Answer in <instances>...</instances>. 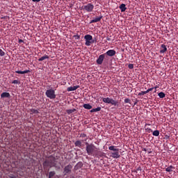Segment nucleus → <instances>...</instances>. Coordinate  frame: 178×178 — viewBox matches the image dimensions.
<instances>
[{
    "instance_id": "obj_11",
    "label": "nucleus",
    "mask_w": 178,
    "mask_h": 178,
    "mask_svg": "<svg viewBox=\"0 0 178 178\" xmlns=\"http://www.w3.org/2000/svg\"><path fill=\"white\" fill-rule=\"evenodd\" d=\"M102 19V16L95 17L90 22V24L100 22Z\"/></svg>"
},
{
    "instance_id": "obj_47",
    "label": "nucleus",
    "mask_w": 178,
    "mask_h": 178,
    "mask_svg": "<svg viewBox=\"0 0 178 178\" xmlns=\"http://www.w3.org/2000/svg\"><path fill=\"white\" fill-rule=\"evenodd\" d=\"M137 170H140V169H137Z\"/></svg>"
},
{
    "instance_id": "obj_37",
    "label": "nucleus",
    "mask_w": 178,
    "mask_h": 178,
    "mask_svg": "<svg viewBox=\"0 0 178 178\" xmlns=\"http://www.w3.org/2000/svg\"><path fill=\"white\" fill-rule=\"evenodd\" d=\"M146 93L144 92H139V94H138V95L139 96H144Z\"/></svg>"
},
{
    "instance_id": "obj_18",
    "label": "nucleus",
    "mask_w": 178,
    "mask_h": 178,
    "mask_svg": "<svg viewBox=\"0 0 178 178\" xmlns=\"http://www.w3.org/2000/svg\"><path fill=\"white\" fill-rule=\"evenodd\" d=\"M74 146L78 147L79 148L83 147V144L81 143V140H76V142H74Z\"/></svg>"
},
{
    "instance_id": "obj_26",
    "label": "nucleus",
    "mask_w": 178,
    "mask_h": 178,
    "mask_svg": "<svg viewBox=\"0 0 178 178\" xmlns=\"http://www.w3.org/2000/svg\"><path fill=\"white\" fill-rule=\"evenodd\" d=\"M101 111V107H97L96 108H93L90 110V113H95V112H100Z\"/></svg>"
},
{
    "instance_id": "obj_41",
    "label": "nucleus",
    "mask_w": 178,
    "mask_h": 178,
    "mask_svg": "<svg viewBox=\"0 0 178 178\" xmlns=\"http://www.w3.org/2000/svg\"><path fill=\"white\" fill-rule=\"evenodd\" d=\"M158 88H159V87H158L157 86H156V87H154V88H154V89H157ZM156 92V90H154V92Z\"/></svg>"
},
{
    "instance_id": "obj_19",
    "label": "nucleus",
    "mask_w": 178,
    "mask_h": 178,
    "mask_svg": "<svg viewBox=\"0 0 178 178\" xmlns=\"http://www.w3.org/2000/svg\"><path fill=\"white\" fill-rule=\"evenodd\" d=\"M112 99L109 98V97H106V98H102V101L104 104H109V103L111 102V100Z\"/></svg>"
},
{
    "instance_id": "obj_31",
    "label": "nucleus",
    "mask_w": 178,
    "mask_h": 178,
    "mask_svg": "<svg viewBox=\"0 0 178 178\" xmlns=\"http://www.w3.org/2000/svg\"><path fill=\"white\" fill-rule=\"evenodd\" d=\"M5 56V52L2 50V49H0V57H3Z\"/></svg>"
},
{
    "instance_id": "obj_45",
    "label": "nucleus",
    "mask_w": 178,
    "mask_h": 178,
    "mask_svg": "<svg viewBox=\"0 0 178 178\" xmlns=\"http://www.w3.org/2000/svg\"><path fill=\"white\" fill-rule=\"evenodd\" d=\"M143 151L147 152V149L144 148V149H143Z\"/></svg>"
},
{
    "instance_id": "obj_33",
    "label": "nucleus",
    "mask_w": 178,
    "mask_h": 178,
    "mask_svg": "<svg viewBox=\"0 0 178 178\" xmlns=\"http://www.w3.org/2000/svg\"><path fill=\"white\" fill-rule=\"evenodd\" d=\"M145 131L147 133H152L153 131L149 128H145Z\"/></svg>"
},
{
    "instance_id": "obj_9",
    "label": "nucleus",
    "mask_w": 178,
    "mask_h": 178,
    "mask_svg": "<svg viewBox=\"0 0 178 178\" xmlns=\"http://www.w3.org/2000/svg\"><path fill=\"white\" fill-rule=\"evenodd\" d=\"M104 54L107 55L108 56L113 57L116 55V51L114 49H110L106 51V53H104Z\"/></svg>"
},
{
    "instance_id": "obj_3",
    "label": "nucleus",
    "mask_w": 178,
    "mask_h": 178,
    "mask_svg": "<svg viewBox=\"0 0 178 178\" xmlns=\"http://www.w3.org/2000/svg\"><path fill=\"white\" fill-rule=\"evenodd\" d=\"M116 146L114 145H111L110 147H108V150L110 151H113L114 152H111V157L113 158V159H118L121 156V155H120L119 154V149L116 148Z\"/></svg>"
},
{
    "instance_id": "obj_14",
    "label": "nucleus",
    "mask_w": 178,
    "mask_h": 178,
    "mask_svg": "<svg viewBox=\"0 0 178 178\" xmlns=\"http://www.w3.org/2000/svg\"><path fill=\"white\" fill-rule=\"evenodd\" d=\"M108 104H111V105L115 106H119V102L116 101L113 99H111V100L110 101Z\"/></svg>"
},
{
    "instance_id": "obj_24",
    "label": "nucleus",
    "mask_w": 178,
    "mask_h": 178,
    "mask_svg": "<svg viewBox=\"0 0 178 178\" xmlns=\"http://www.w3.org/2000/svg\"><path fill=\"white\" fill-rule=\"evenodd\" d=\"M175 168L173 165H170L169 167L165 168V172H172V169H175Z\"/></svg>"
},
{
    "instance_id": "obj_7",
    "label": "nucleus",
    "mask_w": 178,
    "mask_h": 178,
    "mask_svg": "<svg viewBox=\"0 0 178 178\" xmlns=\"http://www.w3.org/2000/svg\"><path fill=\"white\" fill-rule=\"evenodd\" d=\"M84 38L86 40L85 44L87 47L91 46V44H93V42H91L92 40V36L91 35H86Z\"/></svg>"
},
{
    "instance_id": "obj_30",
    "label": "nucleus",
    "mask_w": 178,
    "mask_h": 178,
    "mask_svg": "<svg viewBox=\"0 0 178 178\" xmlns=\"http://www.w3.org/2000/svg\"><path fill=\"white\" fill-rule=\"evenodd\" d=\"M55 175L56 172L54 171H51L50 172H49V178L54 177Z\"/></svg>"
},
{
    "instance_id": "obj_13",
    "label": "nucleus",
    "mask_w": 178,
    "mask_h": 178,
    "mask_svg": "<svg viewBox=\"0 0 178 178\" xmlns=\"http://www.w3.org/2000/svg\"><path fill=\"white\" fill-rule=\"evenodd\" d=\"M1 98H10L11 97V95L9 92H2L1 95Z\"/></svg>"
},
{
    "instance_id": "obj_27",
    "label": "nucleus",
    "mask_w": 178,
    "mask_h": 178,
    "mask_svg": "<svg viewBox=\"0 0 178 178\" xmlns=\"http://www.w3.org/2000/svg\"><path fill=\"white\" fill-rule=\"evenodd\" d=\"M158 96L159 98L163 99V98L165 97V94L163 92H161L158 94Z\"/></svg>"
},
{
    "instance_id": "obj_28",
    "label": "nucleus",
    "mask_w": 178,
    "mask_h": 178,
    "mask_svg": "<svg viewBox=\"0 0 178 178\" xmlns=\"http://www.w3.org/2000/svg\"><path fill=\"white\" fill-rule=\"evenodd\" d=\"M153 136H159L160 135V131L156 130V131H154L152 133Z\"/></svg>"
},
{
    "instance_id": "obj_46",
    "label": "nucleus",
    "mask_w": 178,
    "mask_h": 178,
    "mask_svg": "<svg viewBox=\"0 0 178 178\" xmlns=\"http://www.w3.org/2000/svg\"><path fill=\"white\" fill-rule=\"evenodd\" d=\"M90 42H93V43L95 42V41H94L93 40H90Z\"/></svg>"
},
{
    "instance_id": "obj_8",
    "label": "nucleus",
    "mask_w": 178,
    "mask_h": 178,
    "mask_svg": "<svg viewBox=\"0 0 178 178\" xmlns=\"http://www.w3.org/2000/svg\"><path fill=\"white\" fill-rule=\"evenodd\" d=\"M106 54H103L102 55H99L98 57V59L96 60V63L98 65H102V64L104 63V60L105 59Z\"/></svg>"
},
{
    "instance_id": "obj_29",
    "label": "nucleus",
    "mask_w": 178,
    "mask_h": 178,
    "mask_svg": "<svg viewBox=\"0 0 178 178\" xmlns=\"http://www.w3.org/2000/svg\"><path fill=\"white\" fill-rule=\"evenodd\" d=\"M66 112L68 115H71L72 113L76 112V109H67Z\"/></svg>"
},
{
    "instance_id": "obj_15",
    "label": "nucleus",
    "mask_w": 178,
    "mask_h": 178,
    "mask_svg": "<svg viewBox=\"0 0 178 178\" xmlns=\"http://www.w3.org/2000/svg\"><path fill=\"white\" fill-rule=\"evenodd\" d=\"M119 8L120 9V12H125L127 9L125 3H121Z\"/></svg>"
},
{
    "instance_id": "obj_38",
    "label": "nucleus",
    "mask_w": 178,
    "mask_h": 178,
    "mask_svg": "<svg viewBox=\"0 0 178 178\" xmlns=\"http://www.w3.org/2000/svg\"><path fill=\"white\" fill-rule=\"evenodd\" d=\"M23 42H24V40H23L19 39V40H18V43H19V44H21V43H23Z\"/></svg>"
},
{
    "instance_id": "obj_43",
    "label": "nucleus",
    "mask_w": 178,
    "mask_h": 178,
    "mask_svg": "<svg viewBox=\"0 0 178 178\" xmlns=\"http://www.w3.org/2000/svg\"><path fill=\"white\" fill-rule=\"evenodd\" d=\"M145 92V94H147V93H149V91L147 90H146V91H144Z\"/></svg>"
},
{
    "instance_id": "obj_42",
    "label": "nucleus",
    "mask_w": 178,
    "mask_h": 178,
    "mask_svg": "<svg viewBox=\"0 0 178 178\" xmlns=\"http://www.w3.org/2000/svg\"><path fill=\"white\" fill-rule=\"evenodd\" d=\"M145 92V94H147V93H149V91L147 90H146V91H144Z\"/></svg>"
},
{
    "instance_id": "obj_4",
    "label": "nucleus",
    "mask_w": 178,
    "mask_h": 178,
    "mask_svg": "<svg viewBox=\"0 0 178 178\" xmlns=\"http://www.w3.org/2000/svg\"><path fill=\"white\" fill-rule=\"evenodd\" d=\"M81 9L83 11L91 13L93 11L94 6L92 3H88L87 5L81 6Z\"/></svg>"
},
{
    "instance_id": "obj_23",
    "label": "nucleus",
    "mask_w": 178,
    "mask_h": 178,
    "mask_svg": "<svg viewBox=\"0 0 178 178\" xmlns=\"http://www.w3.org/2000/svg\"><path fill=\"white\" fill-rule=\"evenodd\" d=\"M80 138H84V140H83L82 141H87V140H88V136L86 134H81Z\"/></svg>"
},
{
    "instance_id": "obj_22",
    "label": "nucleus",
    "mask_w": 178,
    "mask_h": 178,
    "mask_svg": "<svg viewBox=\"0 0 178 178\" xmlns=\"http://www.w3.org/2000/svg\"><path fill=\"white\" fill-rule=\"evenodd\" d=\"M83 108L88 109V110H90L92 108V106L91 105H90L89 104H84V105H83Z\"/></svg>"
},
{
    "instance_id": "obj_17",
    "label": "nucleus",
    "mask_w": 178,
    "mask_h": 178,
    "mask_svg": "<svg viewBox=\"0 0 178 178\" xmlns=\"http://www.w3.org/2000/svg\"><path fill=\"white\" fill-rule=\"evenodd\" d=\"M79 88H80L79 86H73V87L71 86V87L67 88V90L68 92H72V91H74V90L79 89Z\"/></svg>"
},
{
    "instance_id": "obj_20",
    "label": "nucleus",
    "mask_w": 178,
    "mask_h": 178,
    "mask_svg": "<svg viewBox=\"0 0 178 178\" xmlns=\"http://www.w3.org/2000/svg\"><path fill=\"white\" fill-rule=\"evenodd\" d=\"M49 56H47V55H44V56L38 59V61L39 62H42L43 60H46V59H49Z\"/></svg>"
},
{
    "instance_id": "obj_32",
    "label": "nucleus",
    "mask_w": 178,
    "mask_h": 178,
    "mask_svg": "<svg viewBox=\"0 0 178 178\" xmlns=\"http://www.w3.org/2000/svg\"><path fill=\"white\" fill-rule=\"evenodd\" d=\"M124 103L131 104V99H124Z\"/></svg>"
},
{
    "instance_id": "obj_2",
    "label": "nucleus",
    "mask_w": 178,
    "mask_h": 178,
    "mask_svg": "<svg viewBox=\"0 0 178 178\" xmlns=\"http://www.w3.org/2000/svg\"><path fill=\"white\" fill-rule=\"evenodd\" d=\"M86 148V154H88L89 156H94V154L98 151V148L95 146V145L93 144H89L88 143H85Z\"/></svg>"
},
{
    "instance_id": "obj_40",
    "label": "nucleus",
    "mask_w": 178,
    "mask_h": 178,
    "mask_svg": "<svg viewBox=\"0 0 178 178\" xmlns=\"http://www.w3.org/2000/svg\"><path fill=\"white\" fill-rule=\"evenodd\" d=\"M153 89H154V88H149L147 90H148L149 92H151V91H152Z\"/></svg>"
},
{
    "instance_id": "obj_36",
    "label": "nucleus",
    "mask_w": 178,
    "mask_h": 178,
    "mask_svg": "<svg viewBox=\"0 0 178 178\" xmlns=\"http://www.w3.org/2000/svg\"><path fill=\"white\" fill-rule=\"evenodd\" d=\"M11 83H13V84H19L20 83V82L19 81H17V80H15V81H13Z\"/></svg>"
},
{
    "instance_id": "obj_48",
    "label": "nucleus",
    "mask_w": 178,
    "mask_h": 178,
    "mask_svg": "<svg viewBox=\"0 0 178 178\" xmlns=\"http://www.w3.org/2000/svg\"><path fill=\"white\" fill-rule=\"evenodd\" d=\"M136 104V102H135V105Z\"/></svg>"
},
{
    "instance_id": "obj_25",
    "label": "nucleus",
    "mask_w": 178,
    "mask_h": 178,
    "mask_svg": "<svg viewBox=\"0 0 178 178\" xmlns=\"http://www.w3.org/2000/svg\"><path fill=\"white\" fill-rule=\"evenodd\" d=\"M82 167H83V163L81 162H79L76 165H74V168H76V170L79 168H81Z\"/></svg>"
},
{
    "instance_id": "obj_39",
    "label": "nucleus",
    "mask_w": 178,
    "mask_h": 178,
    "mask_svg": "<svg viewBox=\"0 0 178 178\" xmlns=\"http://www.w3.org/2000/svg\"><path fill=\"white\" fill-rule=\"evenodd\" d=\"M32 1H33V2H40L41 0H32Z\"/></svg>"
},
{
    "instance_id": "obj_34",
    "label": "nucleus",
    "mask_w": 178,
    "mask_h": 178,
    "mask_svg": "<svg viewBox=\"0 0 178 178\" xmlns=\"http://www.w3.org/2000/svg\"><path fill=\"white\" fill-rule=\"evenodd\" d=\"M129 69H134V65L132 63H129L128 65Z\"/></svg>"
},
{
    "instance_id": "obj_10",
    "label": "nucleus",
    "mask_w": 178,
    "mask_h": 178,
    "mask_svg": "<svg viewBox=\"0 0 178 178\" xmlns=\"http://www.w3.org/2000/svg\"><path fill=\"white\" fill-rule=\"evenodd\" d=\"M94 156L97 158H101L104 156V152H100L99 150L96 151L95 153H94Z\"/></svg>"
},
{
    "instance_id": "obj_5",
    "label": "nucleus",
    "mask_w": 178,
    "mask_h": 178,
    "mask_svg": "<svg viewBox=\"0 0 178 178\" xmlns=\"http://www.w3.org/2000/svg\"><path fill=\"white\" fill-rule=\"evenodd\" d=\"M72 168L73 165L72 164H68L67 165L65 166L63 168L64 176L71 175Z\"/></svg>"
},
{
    "instance_id": "obj_16",
    "label": "nucleus",
    "mask_w": 178,
    "mask_h": 178,
    "mask_svg": "<svg viewBox=\"0 0 178 178\" xmlns=\"http://www.w3.org/2000/svg\"><path fill=\"white\" fill-rule=\"evenodd\" d=\"M166 51H168V48L166 47V45H165L164 44H161V51L159 52L161 54H164Z\"/></svg>"
},
{
    "instance_id": "obj_35",
    "label": "nucleus",
    "mask_w": 178,
    "mask_h": 178,
    "mask_svg": "<svg viewBox=\"0 0 178 178\" xmlns=\"http://www.w3.org/2000/svg\"><path fill=\"white\" fill-rule=\"evenodd\" d=\"M74 39L79 40H80V35H74Z\"/></svg>"
},
{
    "instance_id": "obj_1",
    "label": "nucleus",
    "mask_w": 178,
    "mask_h": 178,
    "mask_svg": "<svg viewBox=\"0 0 178 178\" xmlns=\"http://www.w3.org/2000/svg\"><path fill=\"white\" fill-rule=\"evenodd\" d=\"M56 159L54 156H49L46 160H44L43 163V168L44 169L48 168H56Z\"/></svg>"
},
{
    "instance_id": "obj_6",
    "label": "nucleus",
    "mask_w": 178,
    "mask_h": 178,
    "mask_svg": "<svg viewBox=\"0 0 178 178\" xmlns=\"http://www.w3.org/2000/svg\"><path fill=\"white\" fill-rule=\"evenodd\" d=\"M46 96L50 99H55L56 98L55 90L53 89L47 90L46 92Z\"/></svg>"
},
{
    "instance_id": "obj_12",
    "label": "nucleus",
    "mask_w": 178,
    "mask_h": 178,
    "mask_svg": "<svg viewBox=\"0 0 178 178\" xmlns=\"http://www.w3.org/2000/svg\"><path fill=\"white\" fill-rule=\"evenodd\" d=\"M15 73H17L18 74H25L30 73V70H24V71L15 70Z\"/></svg>"
},
{
    "instance_id": "obj_44",
    "label": "nucleus",
    "mask_w": 178,
    "mask_h": 178,
    "mask_svg": "<svg viewBox=\"0 0 178 178\" xmlns=\"http://www.w3.org/2000/svg\"><path fill=\"white\" fill-rule=\"evenodd\" d=\"M106 40H107V41H111V38H106Z\"/></svg>"
},
{
    "instance_id": "obj_21",
    "label": "nucleus",
    "mask_w": 178,
    "mask_h": 178,
    "mask_svg": "<svg viewBox=\"0 0 178 178\" xmlns=\"http://www.w3.org/2000/svg\"><path fill=\"white\" fill-rule=\"evenodd\" d=\"M30 113H31V115L38 114L39 113V109L31 108V109H30Z\"/></svg>"
}]
</instances>
